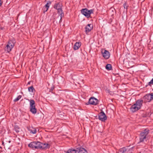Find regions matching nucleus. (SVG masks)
Masks as SVG:
<instances>
[{
  "label": "nucleus",
  "instance_id": "a878e982",
  "mask_svg": "<svg viewBox=\"0 0 153 153\" xmlns=\"http://www.w3.org/2000/svg\"><path fill=\"white\" fill-rule=\"evenodd\" d=\"M54 86H52L50 90V92L52 93V91L54 90Z\"/></svg>",
  "mask_w": 153,
  "mask_h": 153
},
{
  "label": "nucleus",
  "instance_id": "6e6552de",
  "mask_svg": "<svg viewBox=\"0 0 153 153\" xmlns=\"http://www.w3.org/2000/svg\"><path fill=\"white\" fill-rule=\"evenodd\" d=\"M98 118L100 120L102 121H105L107 119V117L103 111H101L98 115Z\"/></svg>",
  "mask_w": 153,
  "mask_h": 153
},
{
  "label": "nucleus",
  "instance_id": "7ed1b4c3",
  "mask_svg": "<svg viewBox=\"0 0 153 153\" xmlns=\"http://www.w3.org/2000/svg\"><path fill=\"white\" fill-rule=\"evenodd\" d=\"M15 43L14 40H10L8 42L5 48V50L7 52H10L14 47Z\"/></svg>",
  "mask_w": 153,
  "mask_h": 153
},
{
  "label": "nucleus",
  "instance_id": "dca6fc26",
  "mask_svg": "<svg viewBox=\"0 0 153 153\" xmlns=\"http://www.w3.org/2000/svg\"><path fill=\"white\" fill-rule=\"evenodd\" d=\"M66 153H78L77 148L75 149H69L66 151Z\"/></svg>",
  "mask_w": 153,
  "mask_h": 153
},
{
  "label": "nucleus",
  "instance_id": "1a4fd4ad",
  "mask_svg": "<svg viewBox=\"0 0 153 153\" xmlns=\"http://www.w3.org/2000/svg\"><path fill=\"white\" fill-rule=\"evenodd\" d=\"M40 145L39 149L44 150L49 149L50 147V144L46 143H42L41 142H40Z\"/></svg>",
  "mask_w": 153,
  "mask_h": 153
},
{
  "label": "nucleus",
  "instance_id": "9d476101",
  "mask_svg": "<svg viewBox=\"0 0 153 153\" xmlns=\"http://www.w3.org/2000/svg\"><path fill=\"white\" fill-rule=\"evenodd\" d=\"M102 53L103 57L105 59H108L109 58L110 54L108 51L105 50L104 52L102 51Z\"/></svg>",
  "mask_w": 153,
  "mask_h": 153
},
{
  "label": "nucleus",
  "instance_id": "0eeeda50",
  "mask_svg": "<svg viewBox=\"0 0 153 153\" xmlns=\"http://www.w3.org/2000/svg\"><path fill=\"white\" fill-rule=\"evenodd\" d=\"M98 100L96 98H95L94 97H92L90 98L88 102L86 103V105L90 104L92 105H96L98 104Z\"/></svg>",
  "mask_w": 153,
  "mask_h": 153
},
{
  "label": "nucleus",
  "instance_id": "c85d7f7f",
  "mask_svg": "<svg viewBox=\"0 0 153 153\" xmlns=\"http://www.w3.org/2000/svg\"><path fill=\"white\" fill-rule=\"evenodd\" d=\"M46 8L45 7H43V11H44V12H46L47 11H45L46 10Z\"/></svg>",
  "mask_w": 153,
  "mask_h": 153
},
{
  "label": "nucleus",
  "instance_id": "473e14b6",
  "mask_svg": "<svg viewBox=\"0 0 153 153\" xmlns=\"http://www.w3.org/2000/svg\"><path fill=\"white\" fill-rule=\"evenodd\" d=\"M2 144L4 145V142L3 141H2Z\"/></svg>",
  "mask_w": 153,
  "mask_h": 153
},
{
  "label": "nucleus",
  "instance_id": "bb28decb",
  "mask_svg": "<svg viewBox=\"0 0 153 153\" xmlns=\"http://www.w3.org/2000/svg\"><path fill=\"white\" fill-rule=\"evenodd\" d=\"M153 78H152L151 80V81L149 82V83H148V85L150 86H151V84H153Z\"/></svg>",
  "mask_w": 153,
  "mask_h": 153
},
{
  "label": "nucleus",
  "instance_id": "72a5a7b5",
  "mask_svg": "<svg viewBox=\"0 0 153 153\" xmlns=\"http://www.w3.org/2000/svg\"><path fill=\"white\" fill-rule=\"evenodd\" d=\"M3 28L2 27H1V30H2V29H3Z\"/></svg>",
  "mask_w": 153,
  "mask_h": 153
},
{
  "label": "nucleus",
  "instance_id": "2eb2a0df",
  "mask_svg": "<svg viewBox=\"0 0 153 153\" xmlns=\"http://www.w3.org/2000/svg\"><path fill=\"white\" fill-rule=\"evenodd\" d=\"M81 45V43L79 42H76L74 47V50H78Z\"/></svg>",
  "mask_w": 153,
  "mask_h": 153
},
{
  "label": "nucleus",
  "instance_id": "aec40b11",
  "mask_svg": "<svg viewBox=\"0 0 153 153\" xmlns=\"http://www.w3.org/2000/svg\"><path fill=\"white\" fill-rule=\"evenodd\" d=\"M28 90L29 92L32 93L35 91V90L33 86L28 87Z\"/></svg>",
  "mask_w": 153,
  "mask_h": 153
},
{
  "label": "nucleus",
  "instance_id": "c756f323",
  "mask_svg": "<svg viewBox=\"0 0 153 153\" xmlns=\"http://www.w3.org/2000/svg\"><path fill=\"white\" fill-rule=\"evenodd\" d=\"M144 153V151L143 150H142L141 151H140L139 153Z\"/></svg>",
  "mask_w": 153,
  "mask_h": 153
},
{
  "label": "nucleus",
  "instance_id": "393cba45",
  "mask_svg": "<svg viewBox=\"0 0 153 153\" xmlns=\"http://www.w3.org/2000/svg\"><path fill=\"white\" fill-rule=\"evenodd\" d=\"M14 129L15 131L17 133L19 132V128L17 126H15Z\"/></svg>",
  "mask_w": 153,
  "mask_h": 153
},
{
  "label": "nucleus",
  "instance_id": "412c9836",
  "mask_svg": "<svg viewBox=\"0 0 153 153\" xmlns=\"http://www.w3.org/2000/svg\"><path fill=\"white\" fill-rule=\"evenodd\" d=\"M51 4V2L50 1H49L45 5L44 7L46 8V10L45 11H47L50 5Z\"/></svg>",
  "mask_w": 153,
  "mask_h": 153
},
{
  "label": "nucleus",
  "instance_id": "2f4dec72",
  "mask_svg": "<svg viewBox=\"0 0 153 153\" xmlns=\"http://www.w3.org/2000/svg\"><path fill=\"white\" fill-rule=\"evenodd\" d=\"M7 142H8L9 143H10L11 142V141L10 140H9L8 141H7Z\"/></svg>",
  "mask_w": 153,
  "mask_h": 153
},
{
  "label": "nucleus",
  "instance_id": "39448f33",
  "mask_svg": "<svg viewBox=\"0 0 153 153\" xmlns=\"http://www.w3.org/2000/svg\"><path fill=\"white\" fill-rule=\"evenodd\" d=\"M40 142L39 141H33L30 143L28 146L33 149H39L40 148Z\"/></svg>",
  "mask_w": 153,
  "mask_h": 153
},
{
  "label": "nucleus",
  "instance_id": "f257e3e1",
  "mask_svg": "<svg viewBox=\"0 0 153 153\" xmlns=\"http://www.w3.org/2000/svg\"><path fill=\"white\" fill-rule=\"evenodd\" d=\"M62 5L61 4L58 3H56L54 4L53 8L58 10V13L59 14V16H60L59 22H62V18L64 16V13L62 10Z\"/></svg>",
  "mask_w": 153,
  "mask_h": 153
},
{
  "label": "nucleus",
  "instance_id": "f3484780",
  "mask_svg": "<svg viewBox=\"0 0 153 153\" xmlns=\"http://www.w3.org/2000/svg\"><path fill=\"white\" fill-rule=\"evenodd\" d=\"M78 153H85L87 152L86 149L82 148H77Z\"/></svg>",
  "mask_w": 153,
  "mask_h": 153
},
{
  "label": "nucleus",
  "instance_id": "a211bd4d",
  "mask_svg": "<svg viewBox=\"0 0 153 153\" xmlns=\"http://www.w3.org/2000/svg\"><path fill=\"white\" fill-rule=\"evenodd\" d=\"M30 111L33 114H35L36 113V109L35 108V106L30 107Z\"/></svg>",
  "mask_w": 153,
  "mask_h": 153
},
{
  "label": "nucleus",
  "instance_id": "f8f14e48",
  "mask_svg": "<svg viewBox=\"0 0 153 153\" xmlns=\"http://www.w3.org/2000/svg\"><path fill=\"white\" fill-rule=\"evenodd\" d=\"M93 28V26L92 24H88L85 27V31L86 33L89 32Z\"/></svg>",
  "mask_w": 153,
  "mask_h": 153
},
{
  "label": "nucleus",
  "instance_id": "423d86ee",
  "mask_svg": "<svg viewBox=\"0 0 153 153\" xmlns=\"http://www.w3.org/2000/svg\"><path fill=\"white\" fill-rule=\"evenodd\" d=\"M143 98L145 102H150L153 99V93L146 94L144 96Z\"/></svg>",
  "mask_w": 153,
  "mask_h": 153
},
{
  "label": "nucleus",
  "instance_id": "4be33fe9",
  "mask_svg": "<svg viewBox=\"0 0 153 153\" xmlns=\"http://www.w3.org/2000/svg\"><path fill=\"white\" fill-rule=\"evenodd\" d=\"M126 148L123 147L120 149L119 151L120 153H124L126 151Z\"/></svg>",
  "mask_w": 153,
  "mask_h": 153
},
{
  "label": "nucleus",
  "instance_id": "5701e85b",
  "mask_svg": "<svg viewBox=\"0 0 153 153\" xmlns=\"http://www.w3.org/2000/svg\"><path fill=\"white\" fill-rule=\"evenodd\" d=\"M112 67L111 65L110 64H107L106 66V69L108 70H111L112 69Z\"/></svg>",
  "mask_w": 153,
  "mask_h": 153
},
{
  "label": "nucleus",
  "instance_id": "20e7f679",
  "mask_svg": "<svg viewBox=\"0 0 153 153\" xmlns=\"http://www.w3.org/2000/svg\"><path fill=\"white\" fill-rule=\"evenodd\" d=\"M93 10H88L87 8L82 9L81 10V13L87 18H89L91 13H93Z\"/></svg>",
  "mask_w": 153,
  "mask_h": 153
},
{
  "label": "nucleus",
  "instance_id": "b1692460",
  "mask_svg": "<svg viewBox=\"0 0 153 153\" xmlns=\"http://www.w3.org/2000/svg\"><path fill=\"white\" fill-rule=\"evenodd\" d=\"M22 97V96L19 95L14 100V101L15 102H17Z\"/></svg>",
  "mask_w": 153,
  "mask_h": 153
},
{
  "label": "nucleus",
  "instance_id": "f03ea898",
  "mask_svg": "<svg viewBox=\"0 0 153 153\" xmlns=\"http://www.w3.org/2000/svg\"><path fill=\"white\" fill-rule=\"evenodd\" d=\"M149 133V130L146 129L143 131L140 134V142H142L146 141L147 140L148 135Z\"/></svg>",
  "mask_w": 153,
  "mask_h": 153
},
{
  "label": "nucleus",
  "instance_id": "4468645a",
  "mask_svg": "<svg viewBox=\"0 0 153 153\" xmlns=\"http://www.w3.org/2000/svg\"><path fill=\"white\" fill-rule=\"evenodd\" d=\"M28 129L30 133L35 134L36 133V129L33 126H30L28 128Z\"/></svg>",
  "mask_w": 153,
  "mask_h": 153
},
{
  "label": "nucleus",
  "instance_id": "cd10ccee",
  "mask_svg": "<svg viewBox=\"0 0 153 153\" xmlns=\"http://www.w3.org/2000/svg\"><path fill=\"white\" fill-rule=\"evenodd\" d=\"M123 6L124 8H126V9H127V5L126 3H125L123 4Z\"/></svg>",
  "mask_w": 153,
  "mask_h": 153
},
{
  "label": "nucleus",
  "instance_id": "9b49d317",
  "mask_svg": "<svg viewBox=\"0 0 153 153\" xmlns=\"http://www.w3.org/2000/svg\"><path fill=\"white\" fill-rule=\"evenodd\" d=\"M143 100H137L135 103L137 106L140 109L141 108V107L142 106V104L143 102Z\"/></svg>",
  "mask_w": 153,
  "mask_h": 153
},
{
  "label": "nucleus",
  "instance_id": "7c9ffc66",
  "mask_svg": "<svg viewBox=\"0 0 153 153\" xmlns=\"http://www.w3.org/2000/svg\"><path fill=\"white\" fill-rule=\"evenodd\" d=\"M1 4H2V3H1V0H0V6H1Z\"/></svg>",
  "mask_w": 153,
  "mask_h": 153
},
{
  "label": "nucleus",
  "instance_id": "6ab92c4d",
  "mask_svg": "<svg viewBox=\"0 0 153 153\" xmlns=\"http://www.w3.org/2000/svg\"><path fill=\"white\" fill-rule=\"evenodd\" d=\"M28 100L29 101H30V107H33L35 106V102L33 100Z\"/></svg>",
  "mask_w": 153,
  "mask_h": 153
},
{
  "label": "nucleus",
  "instance_id": "ddd939ff",
  "mask_svg": "<svg viewBox=\"0 0 153 153\" xmlns=\"http://www.w3.org/2000/svg\"><path fill=\"white\" fill-rule=\"evenodd\" d=\"M130 109L131 111L133 112H136L140 109L139 108L134 104L131 106Z\"/></svg>",
  "mask_w": 153,
  "mask_h": 153
}]
</instances>
